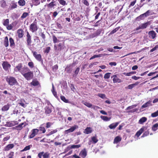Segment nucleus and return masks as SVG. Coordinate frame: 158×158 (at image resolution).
<instances>
[{"mask_svg": "<svg viewBox=\"0 0 158 158\" xmlns=\"http://www.w3.org/2000/svg\"><path fill=\"white\" fill-rule=\"evenodd\" d=\"M6 81L10 86L15 85L17 83L16 79L15 77H7L6 78Z\"/></svg>", "mask_w": 158, "mask_h": 158, "instance_id": "1", "label": "nucleus"}, {"mask_svg": "<svg viewBox=\"0 0 158 158\" xmlns=\"http://www.w3.org/2000/svg\"><path fill=\"white\" fill-rule=\"evenodd\" d=\"M23 76L27 80H30L32 79L33 77V72L30 70L27 73L24 74Z\"/></svg>", "mask_w": 158, "mask_h": 158, "instance_id": "2", "label": "nucleus"}, {"mask_svg": "<svg viewBox=\"0 0 158 158\" xmlns=\"http://www.w3.org/2000/svg\"><path fill=\"white\" fill-rule=\"evenodd\" d=\"M36 19L35 21L32 24H31L30 26V30L32 32L36 31L38 29V27L36 23L35 22Z\"/></svg>", "mask_w": 158, "mask_h": 158, "instance_id": "3", "label": "nucleus"}, {"mask_svg": "<svg viewBox=\"0 0 158 158\" xmlns=\"http://www.w3.org/2000/svg\"><path fill=\"white\" fill-rule=\"evenodd\" d=\"M78 128V126L77 125H75L71 127L70 128L65 130L64 132V133L65 134H68L69 133L73 132L74 130Z\"/></svg>", "mask_w": 158, "mask_h": 158, "instance_id": "4", "label": "nucleus"}, {"mask_svg": "<svg viewBox=\"0 0 158 158\" xmlns=\"http://www.w3.org/2000/svg\"><path fill=\"white\" fill-rule=\"evenodd\" d=\"M111 78H113V81L114 83H119L122 82V80L117 77V75H113L111 76Z\"/></svg>", "mask_w": 158, "mask_h": 158, "instance_id": "5", "label": "nucleus"}, {"mask_svg": "<svg viewBox=\"0 0 158 158\" xmlns=\"http://www.w3.org/2000/svg\"><path fill=\"white\" fill-rule=\"evenodd\" d=\"M151 101H149L148 102L143 104L140 109L141 111H143V109L152 106Z\"/></svg>", "mask_w": 158, "mask_h": 158, "instance_id": "6", "label": "nucleus"}, {"mask_svg": "<svg viewBox=\"0 0 158 158\" xmlns=\"http://www.w3.org/2000/svg\"><path fill=\"white\" fill-rule=\"evenodd\" d=\"M39 130L37 129H34L31 131V133L29 135V138L30 139L33 138L38 132Z\"/></svg>", "mask_w": 158, "mask_h": 158, "instance_id": "7", "label": "nucleus"}, {"mask_svg": "<svg viewBox=\"0 0 158 158\" xmlns=\"http://www.w3.org/2000/svg\"><path fill=\"white\" fill-rule=\"evenodd\" d=\"M148 23H142L140 24L138 27H137L135 30H138L140 29H144L146 28L148 25Z\"/></svg>", "mask_w": 158, "mask_h": 158, "instance_id": "8", "label": "nucleus"}, {"mask_svg": "<svg viewBox=\"0 0 158 158\" xmlns=\"http://www.w3.org/2000/svg\"><path fill=\"white\" fill-rule=\"evenodd\" d=\"M149 37L152 39H154L156 37V34L153 31H149L148 33Z\"/></svg>", "mask_w": 158, "mask_h": 158, "instance_id": "9", "label": "nucleus"}, {"mask_svg": "<svg viewBox=\"0 0 158 158\" xmlns=\"http://www.w3.org/2000/svg\"><path fill=\"white\" fill-rule=\"evenodd\" d=\"M18 104L23 108H25L27 106L26 105L27 103L26 102L24 99H21L19 101Z\"/></svg>", "mask_w": 158, "mask_h": 158, "instance_id": "10", "label": "nucleus"}, {"mask_svg": "<svg viewBox=\"0 0 158 158\" xmlns=\"http://www.w3.org/2000/svg\"><path fill=\"white\" fill-rule=\"evenodd\" d=\"M3 69L6 71L10 67V64L7 62H4L2 64Z\"/></svg>", "mask_w": 158, "mask_h": 158, "instance_id": "11", "label": "nucleus"}, {"mask_svg": "<svg viewBox=\"0 0 158 158\" xmlns=\"http://www.w3.org/2000/svg\"><path fill=\"white\" fill-rule=\"evenodd\" d=\"M26 123L24 122L21 123L19 125L16 126L14 127V129L18 130H22L23 128V125H24V127H25L26 126Z\"/></svg>", "mask_w": 158, "mask_h": 158, "instance_id": "12", "label": "nucleus"}, {"mask_svg": "<svg viewBox=\"0 0 158 158\" xmlns=\"http://www.w3.org/2000/svg\"><path fill=\"white\" fill-rule=\"evenodd\" d=\"M93 131V130L92 127H88L85 129L84 133L85 134H88L91 133Z\"/></svg>", "mask_w": 158, "mask_h": 158, "instance_id": "13", "label": "nucleus"}, {"mask_svg": "<svg viewBox=\"0 0 158 158\" xmlns=\"http://www.w3.org/2000/svg\"><path fill=\"white\" fill-rule=\"evenodd\" d=\"M33 55L39 61H40L41 60V57L40 54H37L35 52H33Z\"/></svg>", "mask_w": 158, "mask_h": 158, "instance_id": "14", "label": "nucleus"}, {"mask_svg": "<svg viewBox=\"0 0 158 158\" xmlns=\"http://www.w3.org/2000/svg\"><path fill=\"white\" fill-rule=\"evenodd\" d=\"M79 155L83 158H84L87 155V152L85 149L82 150L79 154Z\"/></svg>", "mask_w": 158, "mask_h": 158, "instance_id": "15", "label": "nucleus"}, {"mask_svg": "<svg viewBox=\"0 0 158 158\" xmlns=\"http://www.w3.org/2000/svg\"><path fill=\"white\" fill-rule=\"evenodd\" d=\"M29 70L30 69L28 68L24 67L21 69L20 71V72L23 76L24 74L27 73Z\"/></svg>", "mask_w": 158, "mask_h": 158, "instance_id": "16", "label": "nucleus"}, {"mask_svg": "<svg viewBox=\"0 0 158 158\" xmlns=\"http://www.w3.org/2000/svg\"><path fill=\"white\" fill-rule=\"evenodd\" d=\"M14 146L13 144H8L4 148V150L5 151H8L10 149L12 148Z\"/></svg>", "mask_w": 158, "mask_h": 158, "instance_id": "17", "label": "nucleus"}, {"mask_svg": "<svg viewBox=\"0 0 158 158\" xmlns=\"http://www.w3.org/2000/svg\"><path fill=\"white\" fill-rule=\"evenodd\" d=\"M27 44L28 45H30L31 43V37L28 32H27Z\"/></svg>", "mask_w": 158, "mask_h": 158, "instance_id": "18", "label": "nucleus"}, {"mask_svg": "<svg viewBox=\"0 0 158 158\" xmlns=\"http://www.w3.org/2000/svg\"><path fill=\"white\" fill-rule=\"evenodd\" d=\"M119 123L118 122L113 123L109 126V127L110 129H114L118 126Z\"/></svg>", "mask_w": 158, "mask_h": 158, "instance_id": "19", "label": "nucleus"}, {"mask_svg": "<svg viewBox=\"0 0 158 158\" xmlns=\"http://www.w3.org/2000/svg\"><path fill=\"white\" fill-rule=\"evenodd\" d=\"M144 130V128H141L139 131H138L135 135V136L138 137H139L140 135L143 133Z\"/></svg>", "mask_w": 158, "mask_h": 158, "instance_id": "20", "label": "nucleus"}, {"mask_svg": "<svg viewBox=\"0 0 158 158\" xmlns=\"http://www.w3.org/2000/svg\"><path fill=\"white\" fill-rule=\"evenodd\" d=\"M23 31L21 29H19L18 30L17 33L19 38H21L23 37Z\"/></svg>", "mask_w": 158, "mask_h": 158, "instance_id": "21", "label": "nucleus"}, {"mask_svg": "<svg viewBox=\"0 0 158 158\" xmlns=\"http://www.w3.org/2000/svg\"><path fill=\"white\" fill-rule=\"evenodd\" d=\"M81 146V144H78L77 145H72L70 148L68 147L67 148V150L69 149L70 148H80Z\"/></svg>", "mask_w": 158, "mask_h": 158, "instance_id": "22", "label": "nucleus"}, {"mask_svg": "<svg viewBox=\"0 0 158 158\" xmlns=\"http://www.w3.org/2000/svg\"><path fill=\"white\" fill-rule=\"evenodd\" d=\"M121 139L122 138L120 137L119 136H117L114 139L113 143H117L118 142H120L121 141Z\"/></svg>", "mask_w": 158, "mask_h": 158, "instance_id": "23", "label": "nucleus"}, {"mask_svg": "<svg viewBox=\"0 0 158 158\" xmlns=\"http://www.w3.org/2000/svg\"><path fill=\"white\" fill-rule=\"evenodd\" d=\"M10 107V105L8 104L4 105L2 108V110L3 111H6L8 110Z\"/></svg>", "mask_w": 158, "mask_h": 158, "instance_id": "24", "label": "nucleus"}, {"mask_svg": "<svg viewBox=\"0 0 158 158\" xmlns=\"http://www.w3.org/2000/svg\"><path fill=\"white\" fill-rule=\"evenodd\" d=\"M147 120V118L145 117H143L140 118L139 121V123L140 124H142L145 122Z\"/></svg>", "mask_w": 158, "mask_h": 158, "instance_id": "25", "label": "nucleus"}, {"mask_svg": "<svg viewBox=\"0 0 158 158\" xmlns=\"http://www.w3.org/2000/svg\"><path fill=\"white\" fill-rule=\"evenodd\" d=\"M4 44L6 47H7L9 45L8 39L7 36L5 38Z\"/></svg>", "mask_w": 158, "mask_h": 158, "instance_id": "26", "label": "nucleus"}, {"mask_svg": "<svg viewBox=\"0 0 158 158\" xmlns=\"http://www.w3.org/2000/svg\"><path fill=\"white\" fill-rule=\"evenodd\" d=\"M139 84V82H136L135 83L132 84H131L129 85L128 86V89H131L134 87L135 86Z\"/></svg>", "mask_w": 158, "mask_h": 158, "instance_id": "27", "label": "nucleus"}, {"mask_svg": "<svg viewBox=\"0 0 158 158\" xmlns=\"http://www.w3.org/2000/svg\"><path fill=\"white\" fill-rule=\"evenodd\" d=\"M22 65L21 64H19L15 69V71H19L20 72V71L22 69Z\"/></svg>", "mask_w": 158, "mask_h": 158, "instance_id": "28", "label": "nucleus"}, {"mask_svg": "<svg viewBox=\"0 0 158 158\" xmlns=\"http://www.w3.org/2000/svg\"><path fill=\"white\" fill-rule=\"evenodd\" d=\"M82 103L85 105L89 108H91L92 106V105L89 102H88L85 101H83Z\"/></svg>", "mask_w": 158, "mask_h": 158, "instance_id": "29", "label": "nucleus"}, {"mask_svg": "<svg viewBox=\"0 0 158 158\" xmlns=\"http://www.w3.org/2000/svg\"><path fill=\"white\" fill-rule=\"evenodd\" d=\"M44 124L41 125L39 128V130L40 131H42V133H44L46 132V130L45 128L43 126Z\"/></svg>", "mask_w": 158, "mask_h": 158, "instance_id": "30", "label": "nucleus"}, {"mask_svg": "<svg viewBox=\"0 0 158 158\" xmlns=\"http://www.w3.org/2000/svg\"><path fill=\"white\" fill-rule=\"evenodd\" d=\"M100 118L106 121H109L110 119V118H109L106 116L102 115L101 116Z\"/></svg>", "mask_w": 158, "mask_h": 158, "instance_id": "31", "label": "nucleus"}, {"mask_svg": "<svg viewBox=\"0 0 158 158\" xmlns=\"http://www.w3.org/2000/svg\"><path fill=\"white\" fill-rule=\"evenodd\" d=\"M31 84L34 86H36L39 84V83L37 80H34L31 83Z\"/></svg>", "mask_w": 158, "mask_h": 158, "instance_id": "32", "label": "nucleus"}, {"mask_svg": "<svg viewBox=\"0 0 158 158\" xmlns=\"http://www.w3.org/2000/svg\"><path fill=\"white\" fill-rule=\"evenodd\" d=\"M54 2L55 1L54 0H52V1L48 4V7L50 8H52L54 6H56V4L54 3Z\"/></svg>", "mask_w": 158, "mask_h": 158, "instance_id": "33", "label": "nucleus"}, {"mask_svg": "<svg viewBox=\"0 0 158 158\" xmlns=\"http://www.w3.org/2000/svg\"><path fill=\"white\" fill-rule=\"evenodd\" d=\"M18 4L20 6H24L25 4V1L24 0H19L18 1Z\"/></svg>", "mask_w": 158, "mask_h": 158, "instance_id": "34", "label": "nucleus"}, {"mask_svg": "<svg viewBox=\"0 0 158 158\" xmlns=\"http://www.w3.org/2000/svg\"><path fill=\"white\" fill-rule=\"evenodd\" d=\"M60 99L62 101L66 103H70V102L69 101L68 99H66L65 98L64 96H61L60 97Z\"/></svg>", "mask_w": 158, "mask_h": 158, "instance_id": "35", "label": "nucleus"}, {"mask_svg": "<svg viewBox=\"0 0 158 158\" xmlns=\"http://www.w3.org/2000/svg\"><path fill=\"white\" fill-rule=\"evenodd\" d=\"M52 91L53 94V95L55 96V97L56 98L57 97V93L55 91V89H54V87L53 85L52 84Z\"/></svg>", "mask_w": 158, "mask_h": 158, "instance_id": "36", "label": "nucleus"}, {"mask_svg": "<svg viewBox=\"0 0 158 158\" xmlns=\"http://www.w3.org/2000/svg\"><path fill=\"white\" fill-rule=\"evenodd\" d=\"M9 20L8 19H6L4 20L3 24L4 26L6 27L9 24Z\"/></svg>", "mask_w": 158, "mask_h": 158, "instance_id": "37", "label": "nucleus"}, {"mask_svg": "<svg viewBox=\"0 0 158 158\" xmlns=\"http://www.w3.org/2000/svg\"><path fill=\"white\" fill-rule=\"evenodd\" d=\"M58 2L60 4L63 6L67 5L66 1L64 0H58Z\"/></svg>", "mask_w": 158, "mask_h": 158, "instance_id": "38", "label": "nucleus"}, {"mask_svg": "<svg viewBox=\"0 0 158 158\" xmlns=\"http://www.w3.org/2000/svg\"><path fill=\"white\" fill-rule=\"evenodd\" d=\"M14 25L13 23L10 24H8L6 26V28L8 30H10L12 29V28L13 27Z\"/></svg>", "mask_w": 158, "mask_h": 158, "instance_id": "39", "label": "nucleus"}, {"mask_svg": "<svg viewBox=\"0 0 158 158\" xmlns=\"http://www.w3.org/2000/svg\"><path fill=\"white\" fill-rule=\"evenodd\" d=\"M45 113L47 114H49L52 112L51 109L48 107H46L45 108Z\"/></svg>", "mask_w": 158, "mask_h": 158, "instance_id": "40", "label": "nucleus"}, {"mask_svg": "<svg viewBox=\"0 0 158 158\" xmlns=\"http://www.w3.org/2000/svg\"><path fill=\"white\" fill-rule=\"evenodd\" d=\"M136 73V72H131L129 73H123V74L127 76H130L131 75L135 74Z\"/></svg>", "mask_w": 158, "mask_h": 158, "instance_id": "41", "label": "nucleus"}, {"mask_svg": "<svg viewBox=\"0 0 158 158\" xmlns=\"http://www.w3.org/2000/svg\"><path fill=\"white\" fill-rule=\"evenodd\" d=\"M57 131V129L51 131L47 135L49 136L53 134H54L56 133Z\"/></svg>", "mask_w": 158, "mask_h": 158, "instance_id": "42", "label": "nucleus"}, {"mask_svg": "<svg viewBox=\"0 0 158 158\" xmlns=\"http://www.w3.org/2000/svg\"><path fill=\"white\" fill-rule=\"evenodd\" d=\"M158 123H156L152 127V130L154 131H156L158 128Z\"/></svg>", "mask_w": 158, "mask_h": 158, "instance_id": "43", "label": "nucleus"}, {"mask_svg": "<svg viewBox=\"0 0 158 158\" xmlns=\"http://www.w3.org/2000/svg\"><path fill=\"white\" fill-rule=\"evenodd\" d=\"M102 56V54H99L98 55H94L90 58V60H91L96 57H100Z\"/></svg>", "mask_w": 158, "mask_h": 158, "instance_id": "44", "label": "nucleus"}, {"mask_svg": "<svg viewBox=\"0 0 158 158\" xmlns=\"http://www.w3.org/2000/svg\"><path fill=\"white\" fill-rule=\"evenodd\" d=\"M137 106V104H135L129 106L126 109V110H130L134 108Z\"/></svg>", "mask_w": 158, "mask_h": 158, "instance_id": "45", "label": "nucleus"}, {"mask_svg": "<svg viewBox=\"0 0 158 158\" xmlns=\"http://www.w3.org/2000/svg\"><path fill=\"white\" fill-rule=\"evenodd\" d=\"M110 73H106L104 77L105 79H109L110 76Z\"/></svg>", "mask_w": 158, "mask_h": 158, "instance_id": "46", "label": "nucleus"}, {"mask_svg": "<svg viewBox=\"0 0 158 158\" xmlns=\"http://www.w3.org/2000/svg\"><path fill=\"white\" fill-rule=\"evenodd\" d=\"M9 42L10 43V46H12L14 45V40L12 38H10L9 39Z\"/></svg>", "mask_w": 158, "mask_h": 158, "instance_id": "47", "label": "nucleus"}, {"mask_svg": "<svg viewBox=\"0 0 158 158\" xmlns=\"http://www.w3.org/2000/svg\"><path fill=\"white\" fill-rule=\"evenodd\" d=\"M151 116L152 117H155L158 116V110L151 114Z\"/></svg>", "mask_w": 158, "mask_h": 158, "instance_id": "48", "label": "nucleus"}, {"mask_svg": "<svg viewBox=\"0 0 158 158\" xmlns=\"http://www.w3.org/2000/svg\"><path fill=\"white\" fill-rule=\"evenodd\" d=\"M98 96L102 99L106 98V95L105 94H98Z\"/></svg>", "mask_w": 158, "mask_h": 158, "instance_id": "49", "label": "nucleus"}, {"mask_svg": "<svg viewBox=\"0 0 158 158\" xmlns=\"http://www.w3.org/2000/svg\"><path fill=\"white\" fill-rule=\"evenodd\" d=\"M32 146L31 145H29L26 146L22 151H26L27 150H29L30 149L31 147Z\"/></svg>", "mask_w": 158, "mask_h": 158, "instance_id": "50", "label": "nucleus"}, {"mask_svg": "<svg viewBox=\"0 0 158 158\" xmlns=\"http://www.w3.org/2000/svg\"><path fill=\"white\" fill-rule=\"evenodd\" d=\"M53 40L54 43L59 42V40H57L56 37L54 35L53 36Z\"/></svg>", "mask_w": 158, "mask_h": 158, "instance_id": "51", "label": "nucleus"}, {"mask_svg": "<svg viewBox=\"0 0 158 158\" xmlns=\"http://www.w3.org/2000/svg\"><path fill=\"white\" fill-rule=\"evenodd\" d=\"M28 15V14L27 12H24L23 13L22 15L21 16L22 19H24L27 17Z\"/></svg>", "mask_w": 158, "mask_h": 158, "instance_id": "52", "label": "nucleus"}, {"mask_svg": "<svg viewBox=\"0 0 158 158\" xmlns=\"http://www.w3.org/2000/svg\"><path fill=\"white\" fill-rule=\"evenodd\" d=\"M49 154L48 152H46L44 153L43 155V158H48Z\"/></svg>", "mask_w": 158, "mask_h": 158, "instance_id": "53", "label": "nucleus"}, {"mask_svg": "<svg viewBox=\"0 0 158 158\" xmlns=\"http://www.w3.org/2000/svg\"><path fill=\"white\" fill-rule=\"evenodd\" d=\"M151 11H150L148 10L146 12L143 14L144 16L146 17L150 15Z\"/></svg>", "mask_w": 158, "mask_h": 158, "instance_id": "54", "label": "nucleus"}, {"mask_svg": "<svg viewBox=\"0 0 158 158\" xmlns=\"http://www.w3.org/2000/svg\"><path fill=\"white\" fill-rule=\"evenodd\" d=\"M93 143H96L98 141V140L95 137H93L92 138Z\"/></svg>", "mask_w": 158, "mask_h": 158, "instance_id": "55", "label": "nucleus"}, {"mask_svg": "<svg viewBox=\"0 0 158 158\" xmlns=\"http://www.w3.org/2000/svg\"><path fill=\"white\" fill-rule=\"evenodd\" d=\"M28 65L31 68H32L34 67L33 63L32 62H29L28 63Z\"/></svg>", "mask_w": 158, "mask_h": 158, "instance_id": "56", "label": "nucleus"}, {"mask_svg": "<svg viewBox=\"0 0 158 158\" xmlns=\"http://www.w3.org/2000/svg\"><path fill=\"white\" fill-rule=\"evenodd\" d=\"M52 125V123L50 122H48L46 124V127L48 128L51 127Z\"/></svg>", "mask_w": 158, "mask_h": 158, "instance_id": "57", "label": "nucleus"}, {"mask_svg": "<svg viewBox=\"0 0 158 158\" xmlns=\"http://www.w3.org/2000/svg\"><path fill=\"white\" fill-rule=\"evenodd\" d=\"M17 6V5L16 3L13 2L12 3V5H11V8L13 9L15 8H16Z\"/></svg>", "mask_w": 158, "mask_h": 158, "instance_id": "58", "label": "nucleus"}, {"mask_svg": "<svg viewBox=\"0 0 158 158\" xmlns=\"http://www.w3.org/2000/svg\"><path fill=\"white\" fill-rule=\"evenodd\" d=\"M14 153L13 152H11L8 155L9 158H13Z\"/></svg>", "mask_w": 158, "mask_h": 158, "instance_id": "59", "label": "nucleus"}, {"mask_svg": "<svg viewBox=\"0 0 158 158\" xmlns=\"http://www.w3.org/2000/svg\"><path fill=\"white\" fill-rule=\"evenodd\" d=\"M91 108L93 109L94 110H97L98 109H101V108H100V107H99L98 106H93V105Z\"/></svg>", "mask_w": 158, "mask_h": 158, "instance_id": "60", "label": "nucleus"}, {"mask_svg": "<svg viewBox=\"0 0 158 158\" xmlns=\"http://www.w3.org/2000/svg\"><path fill=\"white\" fill-rule=\"evenodd\" d=\"M145 16H144V15L143 14H142L140 15L139 16L137 17V18L139 19H144L145 18Z\"/></svg>", "mask_w": 158, "mask_h": 158, "instance_id": "61", "label": "nucleus"}, {"mask_svg": "<svg viewBox=\"0 0 158 158\" xmlns=\"http://www.w3.org/2000/svg\"><path fill=\"white\" fill-rule=\"evenodd\" d=\"M158 48V45H156L155 47L152 48V49H151L150 51V52H152L155 50H156L157 48Z\"/></svg>", "mask_w": 158, "mask_h": 158, "instance_id": "62", "label": "nucleus"}, {"mask_svg": "<svg viewBox=\"0 0 158 158\" xmlns=\"http://www.w3.org/2000/svg\"><path fill=\"white\" fill-rule=\"evenodd\" d=\"M44 153V152H40V153H39L38 154V157L39 158H42V156H43V154Z\"/></svg>", "mask_w": 158, "mask_h": 158, "instance_id": "63", "label": "nucleus"}, {"mask_svg": "<svg viewBox=\"0 0 158 158\" xmlns=\"http://www.w3.org/2000/svg\"><path fill=\"white\" fill-rule=\"evenodd\" d=\"M50 47H47L46 48V49L45 50V52L46 53H48L50 50Z\"/></svg>", "mask_w": 158, "mask_h": 158, "instance_id": "64", "label": "nucleus"}]
</instances>
